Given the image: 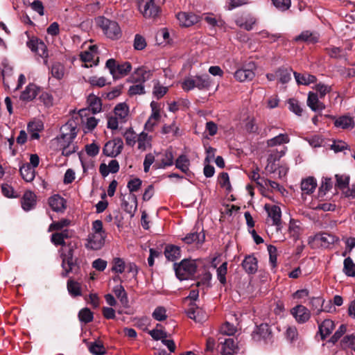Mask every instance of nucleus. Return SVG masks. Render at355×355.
Segmentation results:
<instances>
[{
    "label": "nucleus",
    "instance_id": "nucleus-21",
    "mask_svg": "<svg viewBox=\"0 0 355 355\" xmlns=\"http://www.w3.org/2000/svg\"><path fill=\"white\" fill-rule=\"evenodd\" d=\"M87 112V109H83L79 111V115L81 117L82 123L85 125V132L93 130L98 124V120L94 116L83 118V116H86Z\"/></svg>",
    "mask_w": 355,
    "mask_h": 355
},
{
    "label": "nucleus",
    "instance_id": "nucleus-18",
    "mask_svg": "<svg viewBox=\"0 0 355 355\" xmlns=\"http://www.w3.org/2000/svg\"><path fill=\"white\" fill-rule=\"evenodd\" d=\"M80 57L83 62L90 63L89 67H92V64H95L96 60L98 59L97 46L96 45H90L88 50L80 53ZM85 66L89 67V65L87 64Z\"/></svg>",
    "mask_w": 355,
    "mask_h": 355
},
{
    "label": "nucleus",
    "instance_id": "nucleus-31",
    "mask_svg": "<svg viewBox=\"0 0 355 355\" xmlns=\"http://www.w3.org/2000/svg\"><path fill=\"white\" fill-rule=\"evenodd\" d=\"M20 174L26 182H31L35 176V169L28 163L24 164L19 168Z\"/></svg>",
    "mask_w": 355,
    "mask_h": 355
},
{
    "label": "nucleus",
    "instance_id": "nucleus-23",
    "mask_svg": "<svg viewBox=\"0 0 355 355\" xmlns=\"http://www.w3.org/2000/svg\"><path fill=\"white\" fill-rule=\"evenodd\" d=\"M36 204V196L31 191L24 193L21 199V207L25 211H30L33 209Z\"/></svg>",
    "mask_w": 355,
    "mask_h": 355
},
{
    "label": "nucleus",
    "instance_id": "nucleus-43",
    "mask_svg": "<svg viewBox=\"0 0 355 355\" xmlns=\"http://www.w3.org/2000/svg\"><path fill=\"white\" fill-rule=\"evenodd\" d=\"M288 109L291 112L295 113L297 116H301L303 109L300 103L295 98H290L288 100Z\"/></svg>",
    "mask_w": 355,
    "mask_h": 355
},
{
    "label": "nucleus",
    "instance_id": "nucleus-39",
    "mask_svg": "<svg viewBox=\"0 0 355 355\" xmlns=\"http://www.w3.org/2000/svg\"><path fill=\"white\" fill-rule=\"evenodd\" d=\"M123 136L127 146L133 147L137 143L138 135L136 134L132 128H127L124 132H123Z\"/></svg>",
    "mask_w": 355,
    "mask_h": 355
},
{
    "label": "nucleus",
    "instance_id": "nucleus-64",
    "mask_svg": "<svg viewBox=\"0 0 355 355\" xmlns=\"http://www.w3.org/2000/svg\"><path fill=\"white\" fill-rule=\"evenodd\" d=\"M70 221L67 219H62L60 221L53 223L49 227V231L52 232L55 230H60L63 227L69 225Z\"/></svg>",
    "mask_w": 355,
    "mask_h": 355
},
{
    "label": "nucleus",
    "instance_id": "nucleus-1",
    "mask_svg": "<svg viewBox=\"0 0 355 355\" xmlns=\"http://www.w3.org/2000/svg\"><path fill=\"white\" fill-rule=\"evenodd\" d=\"M60 131V136L53 141V144L62 150L64 156H69L76 151L73 140L77 135L76 127L72 123H67L61 127Z\"/></svg>",
    "mask_w": 355,
    "mask_h": 355
},
{
    "label": "nucleus",
    "instance_id": "nucleus-6",
    "mask_svg": "<svg viewBox=\"0 0 355 355\" xmlns=\"http://www.w3.org/2000/svg\"><path fill=\"white\" fill-rule=\"evenodd\" d=\"M96 23L108 38L116 40L121 37V31L117 22L105 17H98Z\"/></svg>",
    "mask_w": 355,
    "mask_h": 355
},
{
    "label": "nucleus",
    "instance_id": "nucleus-25",
    "mask_svg": "<svg viewBox=\"0 0 355 355\" xmlns=\"http://www.w3.org/2000/svg\"><path fill=\"white\" fill-rule=\"evenodd\" d=\"M49 205L56 212L62 211L65 209V200L59 195H54L49 198Z\"/></svg>",
    "mask_w": 355,
    "mask_h": 355
},
{
    "label": "nucleus",
    "instance_id": "nucleus-12",
    "mask_svg": "<svg viewBox=\"0 0 355 355\" xmlns=\"http://www.w3.org/2000/svg\"><path fill=\"white\" fill-rule=\"evenodd\" d=\"M62 267L63 271L62 276L65 277L71 272L75 261L73 260V250L69 248L67 250L62 249L61 250Z\"/></svg>",
    "mask_w": 355,
    "mask_h": 355
},
{
    "label": "nucleus",
    "instance_id": "nucleus-34",
    "mask_svg": "<svg viewBox=\"0 0 355 355\" xmlns=\"http://www.w3.org/2000/svg\"><path fill=\"white\" fill-rule=\"evenodd\" d=\"M67 291L72 297L80 296L82 295L81 284L72 279H69L67 284Z\"/></svg>",
    "mask_w": 355,
    "mask_h": 355
},
{
    "label": "nucleus",
    "instance_id": "nucleus-35",
    "mask_svg": "<svg viewBox=\"0 0 355 355\" xmlns=\"http://www.w3.org/2000/svg\"><path fill=\"white\" fill-rule=\"evenodd\" d=\"M137 142L138 144L139 150H146L150 146L151 137L147 133L142 132L138 135Z\"/></svg>",
    "mask_w": 355,
    "mask_h": 355
},
{
    "label": "nucleus",
    "instance_id": "nucleus-42",
    "mask_svg": "<svg viewBox=\"0 0 355 355\" xmlns=\"http://www.w3.org/2000/svg\"><path fill=\"white\" fill-rule=\"evenodd\" d=\"M51 73L53 77L58 80H60L64 75V67L63 64L56 62L54 63L51 68Z\"/></svg>",
    "mask_w": 355,
    "mask_h": 355
},
{
    "label": "nucleus",
    "instance_id": "nucleus-46",
    "mask_svg": "<svg viewBox=\"0 0 355 355\" xmlns=\"http://www.w3.org/2000/svg\"><path fill=\"white\" fill-rule=\"evenodd\" d=\"M291 69L280 68L276 71V75L279 77V82L285 84L290 81L291 79Z\"/></svg>",
    "mask_w": 355,
    "mask_h": 355
},
{
    "label": "nucleus",
    "instance_id": "nucleus-63",
    "mask_svg": "<svg viewBox=\"0 0 355 355\" xmlns=\"http://www.w3.org/2000/svg\"><path fill=\"white\" fill-rule=\"evenodd\" d=\"M326 53L333 58H340L343 55V49L340 47L331 46L325 49Z\"/></svg>",
    "mask_w": 355,
    "mask_h": 355
},
{
    "label": "nucleus",
    "instance_id": "nucleus-14",
    "mask_svg": "<svg viewBox=\"0 0 355 355\" xmlns=\"http://www.w3.org/2000/svg\"><path fill=\"white\" fill-rule=\"evenodd\" d=\"M176 18L182 27L191 26L200 21V17L191 12H180L176 14Z\"/></svg>",
    "mask_w": 355,
    "mask_h": 355
},
{
    "label": "nucleus",
    "instance_id": "nucleus-48",
    "mask_svg": "<svg viewBox=\"0 0 355 355\" xmlns=\"http://www.w3.org/2000/svg\"><path fill=\"white\" fill-rule=\"evenodd\" d=\"M217 279L220 282V284L225 285L226 284V275L227 272V263H223L218 268H217Z\"/></svg>",
    "mask_w": 355,
    "mask_h": 355
},
{
    "label": "nucleus",
    "instance_id": "nucleus-11",
    "mask_svg": "<svg viewBox=\"0 0 355 355\" xmlns=\"http://www.w3.org/2000/svg\"><path fill=\"white\" fill-rule=\"evenodd\" d=\"M139 10L146 18H154L159 13V6L154 0H139Z\"/></svg>",
    "mask_w": 355,
    "mask_h": 355
},
{
    "label": "nucleus",
    "instance_id": "nucleus-57",
    "mask_svg": "<svg viewBox=\"0 0 355 355\" xmlns=\"http://www.w3.org/2000/svg\"><path fill=\"white\" fill-rule=\"evenodd\" d=\"M276 8L281 11L287 10L291 5V0H271Z\"/></svg>",
    "mask_w": 355,
    "mask_h": 355
},
{
    "label": "nucleus",
    "instance_id": "nucleus-56",
    "mask_svg": "<svg viewBox=\"0 0 355 355\" xmlns=\"http://www.w3.org/2000/svg\"><path fill=\"white\" fill-rule=\"evenodd\" d=\"M150 108L151 114L149 117L151 118V120L156 119L159 121L161 118L159 104L155 101H152Z\"/></svg>",
    "mask_w": 355,
    "mask_h": 355
},
{
    "label": "nucleus",
    "instance_id": "nucleus-62",
    "mask_svg": "<svg viewBox=\"0 0 355 355\" xmlns=\"http://www.w3.org/2000/svg\"><path fill=\"white\" fill-rule=\"evenodd\" d=\"M87 82L92 86L98 87H104L106 85V79L104 77L91 76L88 78Z\"/></svg>",
    "mask_w": 355,
    "mask_h": 355
},
{
    "label": "nucleus",
    "instance_id": "nucleus-19",
    "mask_svg": "<svg viewBox=\"0 0 355 355\" xmlns=\"http://www.w3.org/2000/svg\"><path fill=\"white\" fill-rule=\"evenodd\" d=\"M40 87L33 83L28 84L20 95V100L26 102L33 101L39 94Z\"/></svg>",
    "mask_w": 355,
    "mask_h": 355
},
{
    "label": "nucleus",
    "instance_id": "nucleus-27",
    "mask_svg": "<svg viewBox=\"0 0 355 355\" xmlns=\"http://www.w3.org/2000/svg\"><path fill=\"white\" fill-rule=\"evenodd\" d=\"M242 266L246 272L254 274L257 270V260L252 255L247 256L242 262Z\"/></svg>",
    "mask_w": 355,
    "mask_h": 355
},
{
    "label": "nucleus",
    "instance_id": "nucleus-32",
    "mask_svg": "<svg viewBox=\"0 0 355 355\" xmlns=\"http://www.w3.org/2000/svg\"><path fill=\"white\" fill-rule=\"evenodd\" d=\"M257 19L251 15H248L245 19L238 18L236 20V24L241 28H244L246 31H250L252 29L253 26L256 24Z\"/></svg>",
    "mask_w": 355,
    "mask_h": 355
},
{
    "label": "nucleus",
    "instance_id": "nucleus-26",
    "mask_svg": "<svg viewBox=\"0 0 355 355\" xmlns=\"http://www.w3.org/2000/svg\"><path fill=\"white\" fill-rule=\"evenodd\" d=\"M335 324L334 321L330 319L324 320L320 324H319V333L322 340L325 339L329 336L334 329Z\"/></svg>",
    "mask_w": 355,
    "mask_h": 355
},
{
    "label": "nucleus",
    "instance_id": "nucleus-13",
    "mask_svg": "<svg viewBox=\"0 0 355 355\" xmlns=\"http://www.w3.org/2000/svg\"><path fill=\"white\" fill-rule=\"evenodd\" d=\"M291 314L299 324H304L311 318L310 311L303 305L298 304L291 309Z\"/></svg>",
    "mask_w": 355,
    "mask_h": 355
},
{
    "label": "nucleus",
    "instance_id": "nucleus-17",
    "mask_svg": "<svg viewBox=\"0 0 355 355\" xmlns=\"http://www.w3.org/2000/svg\"><path fill=\"white\" fill-rule=\"evenodd\" d=\"M270 334L271 331L269 326L266 323H263L256 327L252 332V336L254 340L259 342L267 340L270 336Z\"/></svg>",
    "mask_w": 355,
    "mask_h": 355
},
{
    "label": "nucleus",
    "instance_id": "nucleus-55",
    "mask_svg": "<svg viewBox=\"0 0 355 355\" xmlns=\"http://www.w3.org/2000/svg\"><path fill=\"white\" fill-rule=\"evenodd\" d=\"M114 292L116 296L122 303L127 302V293L122 285H117L114 288Z\"/></svg>",
    "mask_w": 355,
    "mask_h": 355
},
{
    "label": "nucleus",
    "instance_id": "nucleus-2",
    "mask_svg": "<svg viewBox=\"0 0 355 355\" xmlns=\"http://www.w3.org/2000/svg\"><path fill=\"white\" fill-rule=\"evenodd\" d=\"M105 238L106 233L103 230L102 221L96 220L92 223V232L87 236L85 247L93 250H100L105 244Z\"/></svg>",
    "mask_w": 355,
    "mask_h": 355
},
{
    "label": "nucleus",
    "instance_id": "nucleus-52",
    "mask_svg": "<svg viewBox=\"0 0 355 355\" xmlns=\"http://www.w3.org/2000/svg\"><path fill=\"white\" fill-rule=\"evenodd\" d=\"M161 327V324H157L156 328L149 332L152 338L156 340H162L167 337V333L162 329H159L158 327Z\"/></svg>",
    "mask_w": 355,
    "mask_h": 355
},
{
    "label": "nucleus",
    "instance_id": "nucleus-60",
    "mask_svg": "<svg viewBox=\"0 0 355 355\" xmlns=\"http://www.w3.org/2000/svg\"><path fill=\"white\" fill-rule=\"evenodd\" d=\"M286 338L290 342L296 340L298 338V331L295 326L288 327L285 333Z\"/></svg>",
    "mask_w": 355,
    "mask_h": 355
},
{
    "label": "nucleus",
    "instance_id": "nucleus-30",
    "mask_svg": "<svg viewBox=\"0 0 355 355\" xmlns=\"http://www.w3.org/2000/svg\"><path fill=\"white\" fill-rule=\"evenodd\" d=\"M317 187V182L315 178L309 177L303 180L301 182V189L302 194L309 195L312 193Z\"/></svg>",
    "mask_w": 355,
    "mask_h": 355
},
{
    "label": "nucleus",
    "instance_id": "nucleus-45",
    "mask_svg": "<svg viewBox=\"0 0 355 355\" xmlns=\"http://www.w3.org/2000/svg\"><path fill=\"white\" fill-rule=\"evenodd\" d=\"M131 69L132 65L128 62H125L121 64H118L116 71V76L115 78H119L122 76L128 75V73L131 71Z\"/></svg>",
    "mask_w": 355,
    "mask_h": 355
},
{
    "label": "nucleus",
    "instance_id": "nucleus-10",
    "mask_svg": "<svg viewBox=\"0 0 355 355\" xmlns=\"http://www.w3.org/2000/svg\"><path fill=\"white\" fill-rule=\"evenodd\" d=\"M123 148L122 139L116 137L105 143L103 148V153L107 157H115L121 153Z\"/></svg>",
    "mask_w": 355,
    "mask_h": 355
},
{
    "label": "nucleus",
    "instance_id": "nucleus-36",
    "mask_svg": "<svg viewBox=\"0 0 355 355\" xmlns=\"http://www.w3.org/2000/svg\"><path fill=\"white\" fill-rule=\"evenodd\" d=\"M205 234L202 232H201L199 233H189L183 239V241L187 244H190L192 243H202L205 241Z\"/></svg>",
    "mask_w": 355,
    "mask_h": 355
},
{
    "label": "nucleus",
    "instance_id": "nucleus-24",
    "mask_svg": "<svg viewBox=\"0 0 355 355\" xmlns=\"http://www.w3.org/2000/svg\"><path fill=\"white\" fill-rule=\"evenodd\" d=\"M307 105L314 112L322 111L325 108L324 103L319 101L318 94L313 92L309 93Z\"/></svg>",
    "mask_w": 355,
    "mask_h": 355
},
{
    "label": "nucleus",
    "instance_id": "nucleus-61",
    "mask_svg": "<svg viewBox=\"0 0 355 355\" xmlns=\"http://www.w3.org/2000/svg\"><path fill=\"white\" fill-rule=\"evenodd\" d=\"M249 0H227L226 9L232 10L236 8L241 7L248 4Z\"/></svg>",
    "mask_w": 355,
    "mask_h": 355
},
{
    "label": "nucleus",
    "instance_id": "nucleus-5",
    "mask_svg": "<svg viewBox=\"0 0 355 355\" xmlns=\"http://www.w3.org/2000/svg\"><path fill=\"white\" fill-rule=\"evenodd\" d=\"M211 85V80L208 75L189 76L184 78L182 83V89L189 92L194 88L198 89H208Z\"/></svg>",
    "mask_w": 355,
    "mask_h": 355
},
{
    "label": "nucleus",
    "instance_id": "nucleus-54",
    "mask_svg": "<svg viewBox=\"0 0 355 355\" xmlns=\"http://www.w3.org/2000/svg\"><path fill=\"white\" fill-rule=\"evenodd\" d=\"M153 317L157 321L164 320L167 318L166 309L163 306L157 307L153 313Z\"/></svg>",
    "mask_w": 355,
    "mask_h": 355
},
{
    "label": "nucleus",
    "instance_id": "nucleus-4",
    "mask_svg": "<svg viewBox=\"0 0 355 355\" xmlns=\"http://www.w3.org/2000/svg\"><path fill=\"white\" fill-rule=\"evenodd\" d=\"M150 72L144 69H137L132 76L133 82L139 83L129 87L128 94L130 96L141 95L145 93L144 86L143 83L150 78Z\"/></svg>",
    "mask_w": 355,
    "mask_h": 355
},
{
    "label": "nucleus",
    "instance_id": "nucleus-59",
    "mask_svg": "<svg viewBox=\"0 0 355 355\" xmlns=\"http://www.w3.org/2000/svg\"><path fill=\"white\" fill-rule=\"evenodd\" d=\"M85 148L87 154L90 157L96 156L100 151V146L95 142L86 145Z\"/></svg>",
    "mask_w": 355,
    "mask_h": 355
},
{
    "label": "nucleus",
    "instance_id": "nucleus-9",
    "mask_svg": "<svg viewBox=\"0 0 355 355\" xmlns=\"http://www.w3.org/2000/svg\"><path fill=\"white\" fill-rule=\"evenodd\" d=\"M255 70V64L253 62H250L238 69L234 72V76L239 82L250 81L254 77Z\"/></svg>",
    "mask_w": 355,
    "mask_h": 355
},
{
    "label": "nucleus",
    "instance_id": "nucleus-38",
    "mask_svg": "<svg viewBox=\"0 0 355 355\" xmlns=\"http://www.w3.org/2000/svg\"><path fill=\"white\" fill-rule=\"evenodd\" d=\"M290 141L289 137L287 134H279V135L268 139L267 146L268 147H274L282 144H288Z\"/></svg>",
    "mask_w": 355,
    "mask_h": 355
},
{
    "label": "nucleus",
    "instance_id": "nucleus-28",
    "mask_svg": "<svg viewBox=\"0 0 355 355\" xmlns=\"http://www.w3.org/2000/svg\"><path fill=\"white\" fill-rule=\"evenodd\" d=\"M87 104L89 106L88 112L92 110L93 114L98 113L101 111L102 103L100 98L94 94H89L87 97Z\"/></svg>",
    "mask_w": 355,
    "mask_h": 355
},
{
    "label": "nucleus",
    "instance_id": "nucleus-8",
    "mask_svg": "<svg viewBox=\"0 0 355 355\" xmlns=\"http://www.w3.org/2000/svg\"><path fill=\"white\" fill-rule=\"evenodd\" d=\"M265 210L268 214L269 219L267 220L268 225L275 226L277 232L282 230V211L277 205H265Z\"/></svg>",
    "mask_w": 355,
    "mask_h": 355
},
{
    "label": "nucleus",
    "instance_id": "nucleus-51",
    "mask_svg": "<svg viewBox=\"0 0 355 355\" xmlns=\"http://www.w3.org/2000/svg\"><path fill=\"white\" fill-rule=\"evenodd\" d=\"M341 345L343 347L350 348L355 352V335L350 334L345 336L341 340Z\"/></svg>",
    "mask_w": 355,
    "mask_h": 355
},
{
    "label": "nucleus",
    "instance_id": "nucleus-49",
    "mask_svg": "<svg viewBox=\"0 0 355 355\" xmlns=\"http://www.w3.org/2000/svg\"><path fill=\"white\" fill-rule=\"evenodd\" d=\"M218 181L222 188L225 189L227 191H230L232 190L230 178L227 173H221L218 177Z\"/></svg>",
    "mask_w": 355,
    "mask_h": 355
},
{
    "label": "nucleus",
    "instance_id": "nucleus-15",
    "mask_svg": "<svg viewBox=\"0 0 355 355\" xmlns=\"http://www.w3.org/2000/svg\"><path fill=\"white\" fill-rule=\"evenodd\" d=\"M314 241L324 248H330L332 245L339 241V239L327 232L319 233L315 235Z\"/></svg>",
    "mask_w": 355,
    "mask_h": 355
},
{
    "label": "nucleus",
    "instance_id": "nucleus-47",
    "mask_svg": "<svg viewBox=\"0 0 355 355\" xmlns=\"http://www.w3.org/2000/svg\"><path fill=\"white\" fill-rule=\"evenodd\" d=\"M79 320L84 323H89L93 320V313L88 309H82L78 313Z\"/></svg>",
    "mask_w": 355,
    "mask_h": 355
},
{
    "label": "nucleus",
    "instance_id": "nucleus-29",
    "mask_svg": "<svg viewBox=\"0 0 355 355\" xmlns=\"http://www.w3.org/2000/svg\"><path fill=\"white\" fill-rule=\"evenodd\" d=\"M318 36L316 34L309 31H302L294 38V41L296 42H305L309 44H315L318 42Z\"/></svg>",
    "mask_w": 355,
    "mask_h": 355
},
{
    "label": "nucleus",
    "instance_id": "nucleus-7",
    "mask_svg": "<svg viewBox=\"0 0 355 355\" xmlns=\"http://www.w3.org/2000/svg\"><path fill=\"white\" fill-rule=\"evenodd\" d=\"M197 266L194 260L184 259L179 264L174 263L177 277L182 281L190 279L196 272Z\"/></svg>",
    "mask_w": 355,
    "mask_h": 355
},
{
    "label": "nucleus",
    "instance_id": "nucleus-44",
    "mask_svg": "<svg viewBox=\"0 0 355 355\" xmlns=\"http://www.w3.org/2000/svg\"><path fill=\"white\" fill-rule=\"evenodd\" d=\"M126 263L121 258L116 257L112 261V270L116 273L121 274L125 271Z\"/></svg>",
    "mask_w": 355,
    "mask_h": 355
},
{
    "label": "nucleus",
    "instance_id": "nucleus-50",
    "mask_svg": "<svg viewBox=\"0 0 355 355\" xmlns=\"http://www.w3.org/2000/svg\"><path fill=\"white\" fill-rule=\"evenodd\" d=\"M167 87L162 85L159 82L155 83L153 94L157 99L162 98L168 92Z\"/></svg>",
    "mask_w": 355,
    "mask_h": 355
},
{
    "label": "nucleus",
    "instance_id": "nucleus-53",
    "mask_svg": "<svg viewBox=\"0 0 355 355\" xmlns=\"http://www.w3.org/2000/svg\"><path fill=\"white\" fill-rule=\"evenodd\" d=\"M89 350L95 355H103L105 352L103 345L97 342L91 343L89 346Z\"/></svg>",
    "mask_w": 355,
    "mask_h": 355
},
{
    "label": "nucleus",
    "instance_id": "nucleus-58",
    "mask_svg": "<svg viewBox=\"0 0 355 355\" xmlns=\"http://www.w3.org/2000/svg\"><path fill=\"white\" fill-rule=\"evenodd\" d=\"M236 331V327L231 323L226 322L220 327V331L223 335L232 336Z\"/></svg>",
    "mask_w": 355,
    "mask_h": 355
},
{
    "label": "nucleus",
    "instance_id": "nucleus-20",
    "mask_svg": "<svg viewBox=\"0 0 355 355\" xmlns=\"http://www.w3.org/2000/svg\"><path fill=\"white\" fill-rule=\"evenodd\" d=\"M219 340L222 345L220 350L223 355H233L236 352V344L234 338H228L223 340L222 338H220Z\"/></svg>",
    "mask_w": 355,
    "mask_h": 355
},
{
    "label": "nucleus",
    "instance_id": "nucleus-37",
    "mask_svg": "<svg viewBox=\"0 0 355 355\" xmlns=\"http://www.w3.org/2000/svg\"><path fill=\"white\" fill-rule=\"evenodd\" d=\"M294 76L297 84L307 85L316 80L315 76L309 73H299L294 72Z\"/></svg>",
    "mask_w": 355,
    "mask_h": 355
},
{
    "label": "nucleus",
    "instance_id": "nucleus-41",
    "mask_svg": "<svg viewBox=\"0 0 355 355\" xmlns=\"http://www.w3.org/2000/svg\"><path fill=\"white\" fill-rule=\"evenodd\" d=\"M343 272L348 277H355V263L350 257L344 260Z\"/></svg>",
    "mask_w": 355,
    "mask_h": 355
},
{
    "label": "nucleus",
    "instance_id": "nucleus-3",
    "mask_svg": "<svg viewBox=\"0 0 355 355\" xmlns=\"http://www.w3.org/2000/svg\"><path fill=\"white\" fill-rule=\"evenodd\" d=\"M129 107L125 103L117 104L114 109V115L107 117V127L112 130H117L119 123H124L128 119Z\"/></svg>",
    "mask_w": 355,
    "mask_h": 355
},
{
    "label": "nucleus",
    "instance_id": "nucleus-22",
    "mask_svg": "<svg viewBox=\"0 0 355 355\" xmlns=\"http://www.w3.org/2000/svg\"><path fill=\"white\" fill-rule=\"evenodd\" d=\"M334 119V125L336 128L342 129H352L355 126L354 119L349 115H343Z\"/></svg>",
    "mask_w": 355,
    "mask_h": 355
},
{
    "label": "nucleus",
    "instance_id": "nucleus-16",
    "mask_svg": "<svg viewBox=\"0 0 355 355\" xmlns=\"http://www.w3.org/2000/svg\"><path fill=\"white\" fill-rule=\"evenodd\" d=\"M174 164V155L171 148L166 149L162 154V159L154 165L155 169L165 168Z\"/></svg>",
    "mask_w": 355,
    "mask_h": 355
},
{
    "label": "nucleus",
    "instance_id": "nucleus-33",
    "mask_svg": "<svg viewBox=\"0 0 355 355\" xmlns=\"http://www.w3.org/2000/svg\"><path fill=\"white\" fill-rule=\"evenodd\" d=\"M175 167L184 173L189 171L190 160L186 155H180L174 162Z\"/></svg>",
    "mask_w": 355,
    "mask_h": 355
},
{
    "label": "nucleus",
    "instance_id": "nucleus-40",
    "mask_svg": "<svg viewBox=\"0 0 355 355\" xmlns=\"http://www.w3.org/2000/svg\"><path fill=\"white\" fill-rule=\"evenodd\" d=\"M164 254L168 260L173 261L180 257V250L177 246L168 245L165 248Z\"/></svg>",
    "mask_w": 355,
    "mask_h": 355
}]
</instances>
